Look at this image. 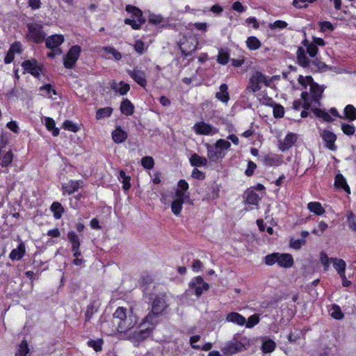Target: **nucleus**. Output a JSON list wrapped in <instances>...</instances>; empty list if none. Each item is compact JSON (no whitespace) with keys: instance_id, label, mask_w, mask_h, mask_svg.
Wrapping results in <instances>:
<instances>
[{"instance_id":"nucleus-1","label":"nucleus","mask_w":356,"mask_h":356,"mask_svg":"<svg viewBox=\"0 0 356 356\" xmlns=\"http://www.w3.org/2000/svg\"><path fill=\"white\" fill-rule=\"evenodd\" d=\"M158 314L159 313H149L141 325L143 328L130 333L128 339L136 346H138L140 342L148 338L154 325L158 321Z\"/></svg>"},{"instance_id":"nucleus-2","label":"nucleus","mask_w":356,"mask_h":356,"mask_svg":"<svg viewBox=\"0 0 356 356\" xmlns=\"http://www.w3.org/2000/svg\"><path fill=\"white\" fill-rule=\"evenodd\" d=\"M207 151V159L211 162H217L225 158L227 151L229 149L231 143L225 139H218L213 144L205 145Z\"/></svg>"},{"instance_id":"nucleus-3","label":"nucleus","mask_w":356,"mask_h":356,"mask_svg":"<svg viewBox=\"0 0 356 356\" xmlns=\"http://www.w3.org/2000/svg\"><path fill=\"white\" fill-rule=\"evenodd\" d=\"M266 265L271 266L277 264L279 267L289 268L294 264L293 258L291 254L273 252L268 254L264 258Z\"/></svg>"},{"instance_id":"nucleus-4","label":"nucleus","mask_w":356,"mask_h":356,"mask_svg":"<svg viewBox=\"0 0 356 356\" xmlns=\"http://www.w3.org/2000/svg\"><path fill=\"white\" fill-rule=\"evenodd\" d=\"M113 316L120 332L131 329L137 323L135 313H113Z\"/></svg>"},{"instance_id":"nucleus-5","label":"nucleus","mask_w":356,"mask_h":356,"mask_svg":"<svg viewBox=\"0 0 356 356\" xmlns=\"http://www.w3.org/2000/svg\"><path fill=\"white\" fill-rule=\"evenodd\" d=\"M209 287V284L204 280L202 277L196 276L190 281L188 291L199 298L203 294L204 291H208Z\"/></svg>"},{"instance_id":"nucleus-6","label":"nucleus","mask_w":356,"mask_h":356,"mask_svg":"<svg viewBox=\"0 0 356 356\" xmlns=\"http://www.w3.org/2000/svg\"><path fill=\"white\" fill-rule=\"evenodd\" d=\"M261 83L268 86L267 76L259 71H256L250 78L246 90L251 92H256L261 90Z\"/></svg>"},{"instance_id":"nucleus-7","label":"nucleus","mask_w":356,"mask_h":356,"mask_svg":"<svg viewBox=\"0 0 356 356\" xmlns=\"http://www.w3.org/2000/svg\"><path fill=\"white\" fill-rule=\"evenodd\" d=\"M227 320L241 325L246 323V327L249 328L254 327L259 323V317L256 314L250 316L246 322L245 318L239 313H229L227 316Z\"/></svg>"},{"instance_id":"nucleus-8","label":"nucleus","mask_w":356,"mask_h":356,"mask_svg":"<svg viewBox=\"0 0 356 356\" xmlns=\"http://www.w3.org/2000/svg\"><path fill=\"white\" fill-rule=\"evenodd\" d=\"M28 33L27 38L35 43L42 42L45 38V33L43 31V27L41 24L37 23H30L27 24Z\"/></svg>"},{"instance_id":"nucleus-9","label":"nucleus","mask_w":356,"mask_h":356,"mask_svg":"<svg viewBox=\"0 0 356 356\" xmlns=\"http://www.w3.org/2000/svg\"><path fill=\"white\" fill-rule=\"evenodd\" d=\"M193 131L197 135L213 136L218 132V129L204 121H200L193 125Z\"/></svg>"},{"instance_id":"nucleus-10","label":"nucleus","mask_w":356,"mask_h":356,"mask_svg":"<svg viewBox=\"0 0 356 356\" xmlns=\"http://www.w3.org/2000/svg\"><path fill=\"white\" fill-rule=\"evenodd\" d=\"M245 349V346L243 341L234 339L227 343L222 348V350L225 355L231 356L238 352H241Z\"/></svg>"},{"instance_id":"nucleus-11","label":"nucleus","mask_w":356,"mask_h":356,"mask_svg":"<svg viewBox=\"0 0 356 356\" xmlns=\"http://www.w3.org/2000/svg\"><path fill=\"white\" fill-rule=\"evenodd\" d=\"M149 302L152 304V312H164L168 306V300L165 296L149 295Z\"/></svg>"},{"instance_id":"nucleus-12","label":"nucleus","mask_w":356,"mask_h":356,"mask_svg":"<svg viewBox=\"0 0 356 356\" xmlns=\"http://www.w3.org/2000/svg\"><path fill=\"white\" fill-rule=\"evenodd\" d=\"M80 53L81 47L79 46L72 47L64 58V66L66 68H72L78 60Z\"/></svg>"},{"instance_id":"nucleus-13","label":"nucleus","mask_w":356,"mask_h":356,"mask_svg":"<svg viewBox=\"0 0 356 356\" xmlns=\"http://www.w3.org/2000/svg\"><path fill=\"white\" fill-rule=\"evenodd\" d=\"M320 136L321 137L326 148L332 151H335L337 149L335 142L337 137L334 133L328 129H324L320 133Z\"/></svg>"},{"instance_id":"nucleus-14","label":"nucleus","mask_w":356,"mask_h":356,"mask_svg":"<svg viewBox=\"0 0 356 356\" xmlns=\"http://www.w3.org/2000/svg\"><path fill=\"white\" fill-rule=\"evenodd\" d=\"M323 92L324 88L319 86L318 83L315 81L312 83L309 87V98L311 99V102H314V104L320 106Z\"/></svg>"},{"instance_id":"nucleus-15","label":"nucleus","mask_w":356,"mask_h":356,"mask_svg":"<svg viewBox=\"0 0 356 356\" xmlns=\"http://www.w3.org/2000/svg\"><path fill=\"white\" fill-rule=\"evenodd\" d=\"M161 201L168 206L171 204L172 211L175 215H178V188L175 190L174 193L162 195Z\"/></svg>"},{"instance_id":"nucleus-16","label":"nucleus","mask_w":356,"mask_h":356,"mask_svg":"<svg viewBox=\"0 0 356 356\" xmlns=\"http://www.w3.org/2000/svg\"><path fill=\"white\" fill-rule=\"evenodd\" d=\"M129 75L140 86L145 88L147 84L145 72L138 67L133 70H128Z\"/></svg>"},{"instance_id":"nucleus-17","label":"nucleus","mask_w":356,"mask_h":356,"mask_svg":"<svg viewBox=\"0 0 356 356\" xmlns=\"http://www.w3.org/2000/svg\"><path fill=\"white\" fill-rule=\"evenodd\" d=\"M297 139H298V137L296 134H293L291 132L288 133L286 135L284 140L280 141V143L278 144L279 149L283 152L289 150L296 143Z\"/></svg>"},{"instance_id":"nucleus-18","label":"nucleus","mask_w":356,"mask_h":356,"mask_svg":"<svg viewBox=\"0 0 356 356\" xmlns=\"http://www.w3.org/2000/svg\"><path fill=\"white\" fill-rule=\"evenodd\" d=\"M263 163L266 166H279L283 163V156L281 154H267L263 156Z\"/></svg>"},{"instance_id":"nucleus-19","label":"nucleus","mask_w":356,"mask_h":356,"mask_svg":"<svg viewBox=\"0 0 356 356\" xmlns=\"http://www.w3.org/2000/svg\"><path fill=\"white\" fill-rule=\"evenodd\" d=\"M64 41V37L63 35H53L48 37L46 39L45 44L48 49H58L57 47L60 46Z\"/></svg>"},{"instance_id":"nucleus-20","label":"nucleus","mask_w":356,"mask_h":356,"mask_svg":"<svg viewBox=\"0 0 356 356\" xmlns=\"http://www.w3.org/2000/svg\"><path fill=\"white\" fill-rule=\"evenodd\" d=\"M306 51L302 47H299L296 51L297 63L302 67L307 69L309 65L310 59L307 56Z\"/></svg>"},{"instance_id":"nucleus-21","label":"nucleus","mask_w":356,"mask_h":356,"mask_svg":"<svg viewBox=\"0 0 356 356\" xmlns=\"http://www.w3.org/2000/svg\"><path fill=\"white\" fill-rule=\"evenodd\" d=\"M307 70L312 73H316L327 69V65L319 59L310 60L309 65L307 67Z\"/></svg>"},{"instance_id":"nucleus-22","label":"nucleus","mask_w":356,"mask_h":356,"mask_svg":"<svg viewBox=\"0 0 356 356\" xmlns=\"http://www.w3.org/2000/svg\"><path fill=\"white\" fill-rule=\"evenodd\" d=\"M331 261L333 264V267L337 271L341 278L345 279V273L346 268V264L342 259L331 258Z\"/></svg>"},{"instance_id":"nucleus-23","label":"nucleus","mask_w":356,"mask_h":356,"mask_svg":"<svg viewBox=\"0 0 356 356\" xmlns=\"http://www.w3.org/2000/svg\"><path fill=\"white\" fill-rule=\"evenodd\" d=\"M220 91L216 93V98L224 104H227L229 100L228 86L226 83H222L219 87Z\"/></svg>"},{"instance_id":"nucleus-24","label":"nucleus","mask_w":356,"mask_h":356,"mask_svg":"<svg viewBox=\"0 0 356 356\" xmlns=\"http://www.w3.org/2000/svg\"><path fill=\"white\" fill-rule=\"evenodd\" d=\"M301 44L305 47L306 52L311 58H315L318 54V47L313 42H311L305 38L302 41Z\"/></svg>"},{"instance_id":"nucleus-25","label":"nucleus","mask_w":356,"mask_h":356,"mask_svg":"<svg viewBox=\"0 0 356 356\" xmlns=\"http://www.w3.org/2000/svg\"><path fill=\"white\" fill-rule=\"evenodd\" d=\"M125 10L127 13H131L133 17L136 18L138 22L142 23L145 22V19L143 16V12L138 8L131 5H127Z\"/></svg>"},{"instance_id":"nucleus-26","label":"nucleus","mask_w":356,"mask_h":356,"mask_svg":"<svg viewBox=\"0 0 356 356\" xmlns=\"http://www.w3.org/2000/svg\"><path fill=\"white\" fill-rule=\"evenodd\" d=\"M245 203L250 205H258L260 200L259 195L253 190L248 189L245 192Z\"/></svg>"},{"instance_id":"nucleus-27","label":"nucleus","mask_w":356,"mask_h":356,"mask_svg":"<svg viewBox=\"0 0 356 356\" xmlns=\"http://www.w3.org/2000/svg\"><path fill=\"white\" fill-rule=\"evenodd\" d=\"M188 189V184L185 179H179V212L182 209V204L186 197H189L188 195H186V191Z\"/></svg>"},{"instance_id":"nucleus-28","label":"nucleus","mask_w":356,"mask_h":356,"mask_svg":"<svg viewBox=\"0 0 356 356\" xmlns=\"http://www.w3.org/2000/svg\"><path fill=\"white\" fill-rule=\"evenodd\" d=\"M190 162L191 165L194 167H204L206 166L208 163L207 158L200 156L195 153L191 156Z\"/></svg>"},{"instance_id":"nucleus-29","label":"nucleus","mask_w":356,"mask_h":356,"mask_svg":"<svg viewBox=\"0 0 356 356\" xmlns=\"http://www.w3.org/2000/svg\"><path fill=\"white\" fill-rule=\"evenodd\" d=\"M230 60L229 52L227 49L220 48L217 56L216 61L218 63L225 65Z\"/></svg>"},{"instance_id":"nucleus-30","label":"nucleus","mask_w":356,"mask_h":356,"mask_svg":"<svg viewBox=\"0 0 356 356\" xmlns=\"http://www.w3.org/2000/svg\"><path fill=\"white\" fill-rule=\"evenodd\" d=\"M82 181H70L68 183L64 184L63 185V190L64 193H67L69 195L76 191L80 186Z\"/></svg>"},{"instance_id":"nucleus-31","label":"nucleus","mask_w":356,"mask_h":356,"mask_svg":"<svg viewBox=\"0 0 356 356\" xmlns=\"http://www.w3.org/2000/svg\"><path fill=\"white\" fill-rule=\"evenodd\" d=\"M309 211L316 216L323 215L325 211L319 202H310L307 204Z\"/></svg>"},{"instance_id":"nucleus-32","label":"nucleus","mask_w":356,"mask_h":356,"mask_svg":"<svg viewBox=\"0 0 356 356\" xmlns=\"http://www.w3.org/2000/svg\"><path fill=\"white\" fill-rule=\"evenodd\" d=\"M334 186L338 188L343 189L348 193H350V187L341 174H338L335 177Z\"/></svg>"},{"instance_id":"nucleus-33","label":"nucleus","mask_w":356,"mask_h":356,"mask_svg":"<svg viewBox=\"0 0 356 356\" xmlns=\"http://www.w3.org/2000/svg\"><path fill=\"white\" fill-rule=\"evenodd\" d=\"M25 254V245L21 243L17 248L13 249L10 253L9 257L12 260H19Z\"/></svg>"},{"instance_id":"nucleus-34","label":"nucleus","mask_w":356,"mask_h":356,"mask_svg":"<svg viewBox=\"0 0 356 356\" xmlns=\"http://www.w3.org/2000/svg\"><path fill=\"white\" fill-rule=\"evenodd\" d=\"M127 138V133L120 127L116 128L112 133V138L116 143H121L124 142Z\"/></svg>"},{"instance_id":"nucleus-35","label":"nucleus","mask_w":356,"mask_h":356,"mask_svg":"<svg viewBox=\"0 0 356 356\" xmlns=\"http://www.w3.org/2000/svg\"><path fill=\"white\" fill-rule=\"evenodd\" d=\"M120 111H121L122 113H123L126 115H131L134 113V106L129 99H124L121 102Z\"/></svg>"},{"instance_id":"nucleus-36","label":"nucleus","mask_w":356,"mask_h":356,"mask_svg":"<svg viewBox=\"0 0 356 356\" xmlns=\"http://www.w3.org/2000/svg\"><path fill=\"white\" fill-rule=\"evenodd\" d=\"M343 113L344 116L343 118L350 121H354L356 120V108L353 105H346L343 109Z\"/></svg>"},{"instance_id":"nucleus-37","label":"nucleus","mask_w":356,"mask_h":356,"mask_svg":"<svg viewBox=\"0 0 356 356\" xmlns=\"http://www.w3.org/2000/svg\"><path fill=\"white\" fill-rule=\"evenodd\" d=\"M246 45L250 50L255 51L261 47V43L256 36H250L247 38Z\"/></svg>"},{"instance_id":"nucleus-38","label":"nucleus","mask_w":356,"mask_h":356,"mask_svg":"<svg viewBox=\"0 0 356 356\" xmlns=\"http://www.w3.org/2000/svg\"><path fill=\"white\" fill-rule=\"evenodd\" d=\"M312 111L316 117L323 118V120L325 122H332L334 121V119L325 110H323L321 108H312Z\"/></svg>"},{"instance_id":"nucleus-39","label":"nucleus","mask_w":356,"mask_h":356,"mask_svg":"<svg viewBox=\"0 0 356 356\" xmlns=\"http://www.w3.org/2000/svg\"><path fill=\"white\" fill-rule=\"evenodd\" d=\"M111 87L115 91H118L122 95H126L130 89L129 85L123 81L119 83H114Z\"/></svg>"},{"instance_id":"nucleus-40","label":"nucleus","mask_w":356,"mask_h":356,"mask_svg":"<svg viewBox=\"0 0 356 356\" xmlns=\"http://www.w3.org/2000/svg\"><path fill=\"white\" fill-rule=\"evenodd\" d=\"M45 125L47 129L52 132L54 136H57L59 134V129L55 127V121L52 118H46Z\"/></svg>"},{"instance_id":"nucleus-41","label":"nucleus","mask_w":356,"mask_h":356,"mask_svg":"<svg viewBox=\"0 0 356 356\" xmlns=\"http://www.w3.org/2000/svg\"><path fill=\"white\" fill-rule=\"evenodd\" d=\"M113 112V108L111 107H104L99 108L97 111L96 113V119L97 120H101L106 117H109Z\"/></svg>"},{"instance_id":"nucleus-42","label":"nucleus","mask_w":356,"mask_h":356,"mask_svg":"<svg viewBox=\"0 0 356 356\" xmlns=\"http://www.w3.org/2000/svg\"><path fill=\"white\" fill-rule=\"evenodd\" d=\"M51 210L54 213V216L56 219L61 218L62 213L64 211L63 207L59 202H54L51 206Z\"/></svg>"},{"instance_id":"nucleus-43","label":"nucleus","mask_w":356,"mask_h":356,"mask_svg":"<svg viewBox=\"0 0 356 356\" xmlns=\"http://www.w3.org/2000/svg\"><path fill=\"white\" fill-rule=\"evenodd\" d=\"M314 81L312 76H303L300 75L298 78V82L304 89H307V86L310 87L312 83Z\"/></svg>"},{"instance_id":"nucleus-44","label":"nucleus","mask_w":356,"mask_h":356,"mask_svg":"<svg viewBox=\"0 0 356 356\" xmlns=\"http://www.w3.org/2000/svg\"><path fill=\"white\" fill-rule=\"evenodd\" d=\"M300 97L301 99L303 101L301 106H302L305 110H309L311 108L312 103H314V102H311L309 92L303 91L302 92Z\"/></svg>"},{"instance_id":"nucleus-45","label":"nucleus","mask_w":356,"mask_h":356,"mask_svg":"<svg viewBox=\"0 0 356 356\" xmlns=\"http://www.w3.org/2000/svg\"><path fill=\"white\" fill-rule=\"evenodd\" d=\"M346 217L350 229L356 232V216L352 211H350L348 212Z\"/></svg>"},{"instance_id":"nucleus-46","label":"nucleus","mask_w":356,"mask_h":356,"mask_svg":"<svg viewBox=\"0 0 356 356\" xmlns=\"http://www.w3.org/2000/svg\"><path fill=\"white\" fill-rule=\"evenodd\" d=\"M29 351L28 343L26 340H23L19 345L17 353L15 356H26Z\"/></svg>"},{"instance_id":"nucleus-47","label":"nucleus","mask_w":356,"mask_h":356,"mask_svg":"<svg viewBox=\"0 0 356 356\" xmlns=\"http://www.w3.org/2000/svg\"><path fill=\"white\" fill-rule=\"evenodd\" d=\"M317 1L318 0H293L292 5L298 9L307 8L308 3H313Z\"/></svg>"},{"instance_id":"nucleus-48","label":"nucleus","mask_w":356,"mask_h":356,"mask_svg":"<svg viewBox=\"0 0 356 356\" xmlns=\"http://www.w3.org/2000/svg\"><path fill=\"white\" fill-rule=\"evenodd\" d=\"M220 187L216 184H213L207 195L209 199L216 200L219 197Z\"/></svg>"},{"instance_id":"nucleus-49","label":"nucleus","mask_w":356,"mask_h":356,"mask_svg":"<svg viewBox=\"0 0 356 356\" xmlns=\"http://www.w3.org/2000/svg\"><path fill=\"white\" fill-rule=\"evenodd\" d=\"M67 237L70 243H72V248H76L80 247L79 238L74 232H70L67 234Z\"/></svg>"},{"instance_id":"nucleus-50","label":"nucleus","mask_w":356,"mask_h":356,"mask_svg":"<svg viewBox=\"0 0 356 356\" xmlns=\"http://www.w3.org/2000/svg\"><path fill=\"white\" fill-rule=\"evenodd\" d=\"M275 348V343L271 340L268 339L263 342L262 343V350L266 353H271L274 350Z\"/></svg>"},{"instance_id":"nucleus-51","label":"nucleus","mask_w":356,"mask_h":356,"mask_svg":"<svg viewBox=\"0 0 356 356\" xmlns=\"http://www.w3.org/2000/svg\"><path fill=\"white\" fill-rule=\"evenodd\" d=\"M341 130L346 136H353L355 132V127L353 124L341 123Z\"/></svg>"},{"instance_id":"nucleus-52","label":"nucleus","mask_w":356,"mask_h":356,"mask_svg":"<svg viewBox=\"0 0 356 356\" xmlns=\"http://www.w3.org/2000/svg\"><path fill=\"white\" fill-rule=\"evenodd\" d=\"M305 243L306 240L291 238L289 241V247L298 250H300Z\"/></svg>"},{"instance_id":"nucleus-53","label":"nucleus","mask_w":356,"mask_h":356,"mask_svg":"<svg viewBox=\"0 0 356 356\" xmlns=\"http://www.w3.org/2000/svg\"><path fill=\"white\" fill-rule=\"evenodd\" d=\"M102 50L111 54L115 60H120L122 58V54L113 47H102Z\"/></svg>"},{"instance_id":"nucleus-54","label":"nucleus","mask_w":356,"mask_h":356,"mask_svg":"<svg viewBox=\"0 0 356 356\" xmlns=\"http://www.w3.org/2000/svg\"><path fill=\"white\" fill-rule=\"evenodd\" d=\"M320 260L323 266L324 270H327L330 267V262L332 261L331 258H329L325 252H321L320 254Z\"/></svg>"},{"instance_id":"nucleus-55","label":"nucleus","mask_w":356,"mask_h":356,"mask_svg":"<svg viewBox=\"0 0 356 356\" xmlns=\"http://www.w3.org/2000/svg\"><path fill=\"white\" fill-rule=\"evenodd\" d=\"M13 159V154L11 150H9L3 155L1 165L3 167H6L12 163Z\"/></svg>"},{"instance_id":"nucleus-56","label":"nucleus","mask_w":356,"mask_h":356,"mask_svg":"<svg viewBox=\"0 0 356 356\" xmlns=\"http://www.w3.org/2000/svg\"><path fill=\"white\" fill-rule=\"evenodd\" d=\"M287 26H288L287 22H286L285 21H283V20H280V19L276 20L273 23L269 24V28L272 30H274L276 29H283L286 28Z\"/></svg>"},{"instance_id":"nucleus-57","label":"nucleus","mask_w":356,"mask_h":356,"mask_svg":"<svg viewBox=\"0 0 356 356\" xmlns=\"http://www.w3.org/2000/svg\"><path fill=\"white\" fill-rule=\"evenodd\" d=\"M142 165L147 169H152L154 165V161L152 156H145L141 159Z\"/></svg>"},{"instance_id":"nucleus-58","label":"nucleus","mask_w":356,"mask_h":356,"mask_svg":"<svg viewBox=\"0 0 356 356\" xmlns=\"http://www.w3.org/2000/svg\"><path fill=\"white\" fill-rule=\"evenodd\" d=\"M257 166L255 163H254L252 161H250V160L248 161V165H247V168L245 170V175L247 177L252 176L255 170L257 169Z\"/></svg>"},{"instance_id":"nucleus-59","label":"nucleus","mask_w":356,"mask_h":356,"mask_svg":"<svg viewBox=\"0 0 356 356\" xmlns=\"http://www.w3.org/2000/svg\"><path fill=\"white\" fill-rule=\"evenodd\" d=\"M124 23L126 24L130 25L131 26V28L135 30L140 29L141 28L142 24H144V23L138 22V19L135 20L134 19H129V18H126L124 19Z\"/></svg>"},{"instance_id":"nucleus-60","label":"nucleus","mask_w":356,"mask_h":356,"mask_svg":"<svg viewBox=\"0 0 356 356\" xmlns=\"http://www.w3.org/2000/svg\"><path fill=\"white\" fill-rule=\"evenodd\" d=\"M273 115L276 118H282L284 115V108L280 104H275L273 107Z\"/></svg>"},{"instance_id":"nucleus-61","label":"nucleus","mask_w":356,"mask_h":356,"mask_svg":"<svg viewBox=\"0 0 356 356\" xmlns=\"http://www.w3.org/2000/svg\"><path fill=\"white\" fill-rule=\"evenodd\" d=\"M88 346L92 348L96 352H99V351L102 350V340H97V341L90 340L88 341Z\"/></svg>"},{"instance_id":"nucleus-62","label":"nucleus","mask_w":356,"mask_h":356,"mask_svg":"<svg viewBox=\"0 0 356 356\" xmlns=\"http://www.w3.org/2000/svg\"><path fill=\"white\" fill-rule=\"evenodd\" d=\"M191 177L195 179L203 180L205 179L206 175L202 171H200L197 168H194L191 173Z\"/></svg>"},{"instance_id":"nucleus-63","label":"nucleus","mask_w":356,"mask_h":356,"mask_svg":"<svg viewBox=\"0 0 356 356\" xmlns=\"http://www.w3.org/2000/svg\"><path fill=\"white\" fill-rule=\"evenodd\" d=\"M38 64L35 60H28L22 63V66L24 70L30 71Z\"/></svg>"},{"instance_id":"nucleus-64","label":"nucleus","mask_w":356,"mask_h":356,"mask_svg":"<svg viewBox=\"0 0 356 356\" xmlns=\"http://www.w3.org/2000/svg\"><path fill=\"white\" fill-rule=\"evenodd\" d=\"M63 126L64 129L73 132H76L79 130V128L76 126V124H75L74 123L70 120H65L63 122Z\"/></svg>"}]
</instances>
